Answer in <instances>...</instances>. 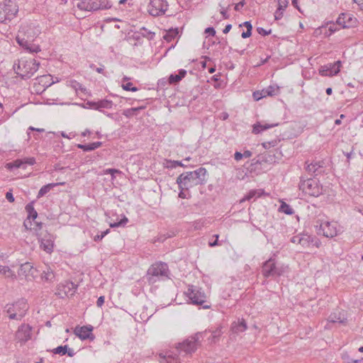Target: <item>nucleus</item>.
I'll return each mask as SVG.
<instances>
[{
  "label": "nucleus",
  "mask_w": 363,
  "mask_h": 363,
  "mask_svg": "<svg viewBox=\"0 0 363 363\" xmlns=\"http://www.w3.org/2000/svg\"><path fill=\"white\" fill-rule=\"evenodd\" d=\"M206 169L200 167L195 171L181 174L177 179V183L179 188L190 189L202 184L206 180Z\"/></svg>",
  "instance_id": "obj_1"
},
{
  "label": "nucleus",
  "mask_w": 363,
  "mask_h": 363,
  "mask_svg": "<svg viewBox=\"0 0 363 363\" xmlns=\"http://www.w3.org/2000/svg\"><path fill=\"white\" fill-rule=\"evenodd\" d=\"M39 62L35 59L21 58L17 63H14L13 69L16 73L22 79L30 78L39 68Z\"/></svg>",
  "instance_id": "obj_2"
},
{
  "label": "nucleus",
  "mask_w": 363,
  "mask_h": 363,
  "mask_svg": "<svg viewBox=\"0 0 363 363\" xmlns=\"http://www.w3.org/2000/svg\"><path fill=\"white\" fill-rule=\"evenodd\" d=\"M43 225L42 223L35 222L32 231L38 237L40 249L51 253L54 247V238L47 230H42Z\"/></svg>",
  "instance_id": "obj_3"
},
{
  "label": "nucleus",
  "mask_w": 363,
  "mask_h": 363,
  "mask_svg": "<svg viewBox=\"0 0 363 363\" xmlns=\"http://www.w3.org/2000/svg\"><path fill=\"white\" fill-rule=\"evenodd\" d=\"M18 12V6L15 0H4L0 4V23H9Z\"/></svg>",
  "instance_id": "obj_4"
},
{
  "label": "nucleus",
  "mask_w": 363,
  "mask_h": 363,
  "mask_svg": "<svg viewBox=\"0 0 363 363\" xmlns=\"http://www.w3.org/2000/svg\"><path fill=\"white\" fill-rule=\"evenodd\" d=\"M28 305L26 300L21 299L12 304L6 306V313L10 319L21 320L26 313Z\"/></svg>",
  "instance_id": "obj_5"
},
{
  "label": "nucleus",
  "mask_w": 363,
  "mask_h": 363,
  "mask_svg": "<svg viewBox=\"0 0 363 363\" xmlns=\"http://www.w3.org/2000/svg\"><path fill=\"white\" fill-rule=\"evenodd\" d=\"M203 333H196L194 335L184 340L182 342L177 344L176 348L185 352L186 354H192L201 344L200 339L202 337Z\"/></svg>",
  "instance_id": "obj_6"
},
{
  "label": "nucleus",
  "mask_w": 363,
  "mask_h": 363,
  "mask_svg": "<svg viewBox=\"0 0 363 363\" xmlns=\"http://www.w3.org/2000/svg\"><path fill=\"white\" fill-rule=\"evenodd\" d=\"M316 223L315 228L318 235H323L326 238H334L338 234L339 230L336 222L318 220Z\"/></svg>",
  "instance_id": "obj_7"
},
{
  "label": "nucleus",
  "mask_w": 363,
  "mask_h": 363,
  "mask_svg": "<svg viewBox=\"0 0 363 363\" xmlns=\"http://www.w3.org/2000/svg\"><path fill=\"white\" fill-rule=\"evenodd\" d=\"M77 7L84 11H96L111 7L107 0H83L77 4Z\"/></svg>",
  "instance_id": "obj_8"
},
{
  "label": "nucleus",
  "mask_w": 363,
  "mask_h": 363,
  "mask_svg": "<svg viewBox=\"0 0 363 363\" xmlns=\"http://www.w3.org/2000/svg\"><path fill=\"white\" fill-rule=\"evenodd\" d=\"M168 267L166 263L156 262L152 264L147 270V277L150 282H155L156 277H167Z\"/></svg>",
  "instance_id": "obj_9"
},
{
  "label": "nucleus",
  "mask_w": 363,
  "mask_h": 363,
  "mask_svg": "<svg viewBox=\"0 0 363 363\" xmlns=\"http://www.w3.org/2000/svg\"><path fill=\"white\" fill-rule=\"evenodd\" d=\"M299 189L305 194L312 196H318L322 194V187L319 186L317 182L313 179H301Z\"/></svg>",
  "instance_id": "obj_10"
},
{
  "label": "nucleus",
  "mask_w": 363,
  "mask_h": 363,
  "mask_svg": "<svg viewBox=\"0 0 363 363\" xmlns=\"http://www.w3.org/2000/svg\"><path fill=\"white\" fill-rule=\"evenodd\" d=\"M186 295L189 297L191 302L194 305L203 306L206 302V295L201 289H199L194 286H190L186 292Z\"/></svg>",
  "instance_id": "obj_11"
},
{
  "label": "nucleus",
  "mask_w": 363,
  "mask_h": 363,
  "mask_svg": "<svg viewBox=\"0 0 363 363\" xmlns=\"http://www.w3.org/2000/svg\"><path fill=\"white\" fill-rule=\"evenodd\" d=\"M262 272L264 277H274L281 275L283 270L276 266L274 259H269L263 264Z\"/></svg>",
  "instance_id": "obj_12"
},
{
  "label": "nucleus",
  "mask_w": 363,
  "mask_h": 363,
  "mask_svg": "<svg viewBox=\"0 0 363 363\" xmlns=\"http://www.w3.org/2000/svg\"><path fill=\"white\" fill-rule=\"evenodd\" d=\"M168 6V3L166 0H151L148 11L152 16H159L165 13Z\"/></svg>",
  "instance_id": "obj_13"
},
{
  "label": "nucleus",
  "mask_w": 363,
  "mask_h": 363,
  "mask_svg": "<svg viewBox=\"0 0 363 363\" xmlns=\"http://www.w3.org/2000/svg\"><path fill=\"white\" fill-rule=\"evenodd\" d=\"M341 62L340 60L334 63H328L321 66L319 69V74L321 76L333 77L337 74L340 70Z\"/></svg>",
  "instance_id": "obj_14"
},
{
  "label": "nucleus",
  "mask_w": 363,
  "mask_h": 363,
  "mask_svg": "<svg viewBox=\"0 0 363 363\" xmlns=\"http://www.w3.org/2000/svg\"><path fill=\"white\" fill-rule=\"evenodd\" d=\"M32 328L28 324H23L16 333V339L21 344L26 342L31 338Z\"/></svg>",
  "instance_id": "obj_15"
},
{
  "label": "nucleus",
  "mask_w": 363,
  "mask_h": 363,
  "mask_svg": "<svg viewBox=\"0 0 363 363\" xmlns=\"http://www.w3.org/2000/svg\"><path fill=\"white\" fill-rule=\"evenodd\" d=\"M26 210L28 213V217L23 222V226L26 230L31 231L33 230V224L32 223L31 219L34 220L38 217V213L33 207V202L28 203L26 206Z\"/></svg>",
  "instance_id": "obj_16"
},
{
  "label": "nucleus",
  "mask_w": 363,
  "mask_h": 363,
  "mask_svg": "<svg viewBox=\"0 0 363 363\" xmlns=\"http://www.w3.org/2000/svg\"><path fill=\"white\" fill-rule=\"evenodd\" d=\"M93 327L91 325L77 326L74 329V333L81 340H94V336L92 334Z\"/></svg>",
  "instance_id": "obj_17"
},
{
  "label": "nucleus",
  "mask_w": 363,
  "mask_h": 363,
  "mask_svg": "<svg viewBox=\"0 0 363 363\" xmlns=\"http://www.w3.org/2000/svg\"><path fill=\"white\" fill-rule=\"evenodd\" d=\"M306 164L305 169L311 175L317 176L323 172V162L322 161L312 162L310 164L306 162Z\"/></svg>",
  "instance_id": "obj_18"
},
{
  "label": "nucleus",
  "mask_w": 363,
  "mask_h": 363,
  "mask_svg": "<svg viewBox=\"0 0 363 363\" xmlns=\"http://www.w3.org/2000/svg\"><path fill=\"white\" fill-rule=\"evenodd\" d=\"M356 21V18H353L350 14L342 13L339 16L336 22L337 25L345 28L354 26Z\"/></svg>",
  "instance_id": "obj_19"
},
{
  "label": "nucleus",
  "mask_w": 363,
  "mask_h": 363,
  "mask_svg": "<svg viewBox=\"0 0 363 363\" xmlns=\"http://www.w3.org/2000/svg\"><path fill=\"white\" fill-rule=\"evenodd\" d=\"M35 272L30 262H26L21 265L18 274L20 277L23 276L26 279H30L34 277Z\"/></svg>",
  "instance_id": "obj_20"
},
{
  "label": "nucleus",
  "mask_w": 363,
  "mask_h": 363,
  "mask_svg": "<svg viewBox=\"0 0 363 363\" xmlns=\"http://www.w3.org/2000/svg\"><path fill=\"white\" fill-rule=\"evenodd\" d=\"M247 328V323L243 318L238 319L237 321L233 322L230 327L231 331L235 334L242 333L245 331Z\"/></svg>",
  "instance_id": "obj_21"
},
{
  "label": "nucleus",
  "mask_w": 363,
  "mask_h": 363,
  "mask_svg": "<svg viewBox=\"0 0 363 363\" xmlns=\"http://www.w3.org/2000/svg\"><path fill=\"white\" fill-rule=\"evenodd\" d=\"M300 245L303 248L309 247L311 245L318 247V242L313 237L307 234H302Z\"/></svg>",
  "instance_id": "obj_22"
},
{
  "label": "nucleus",
  "mask_w": 363,
  "mask_h": 363,
  "mask_svg": "<svg viewBox=\"0 0 363 363\" xmlns=\"http://www.w3.org/2000/svg\"><path fill=\"white\" fill-rule=\"evenodd\" d=\"M277 157H276L275 154L272 152H267L261 155V160H257L255 163L262 164V162L264 163H269L273 164L277 162Z\"/></svg>",
  "instance_id": "obj_23"
},
{
  "label": "nucleus",
  "mask_w": 363,
  "mask_h": 363,
  "mask_svg": "<svg viewBox=\"0 0 363 363\" xmlns=\"http://www.w3.org/2000/svg\"><path fill=\"white\" fill-rule=\"evenodd\" d=\"M278 125H279L278 123L262 124L259 122H257V123L254 124V125H253L252 133L254 134H258V133H261L262 131H264L270 128L277 126Z\"/></svg>",
  "instance_id": "obj_24"
},
{
  "label": "nucleus",
  "mask_w": 363,
  "mask_h": 363,
  "mask_svg": "<svg viewBox=\"0 0 363 363\" xmlns=\"http://www.w3.org/2000/svg\"><path fill=\"white\" fill-rule=\"evenodd\" d=\"M24 34L25 28H21V29L18 31V34L16 36V41L21 47L27 50L30 42L25 39Z\"/></svg>",
  "instance_id": "obj_25"
},
{
  "label": "nucleus",
  "mask_w": 363,
  "mask_h": 363,
  "mask_svg": "<svg viewBox=\"0 0 363 363\" xmlns=\"http://www.w3.org/2000/svg\"><path fill=\"white\" fill-rule=\"evenodd\" d=\"M35 80L38 81L39 84H42L44 88L48 87L54 83V82L52 81L50 74L41 75L38 77Z\"/></svg>",
  "instance_id": "obj_26"
},
{
  "label": "nucleus",
  "mask_w": 363,
  "mask_h": 363,
  "mask_svg": "<svg viewBox=\"0 0 363 363\" xmlns=\"http://www.w3.org/2000/svg\"><path fill=\"white\" fill-rule=\"evenodd\" d=\"M65 183H63V182L52 183V184H48L43 186V187H41V189L38 191V194L37 196L38 199L43 197L44 195H45L47 193H48L54 186H55L57 185H63Z\"/></svg>",
  "instance_id": "obj_27"
},
{
  "label": "nucleus",
  "mask_w": 363,
  "mask_h": 363,
  "mask_svg": "<svg viewBox=\"0 0 363 363\" xmlns=\"http://www.w3.org/2000/svg\"><path fill=\"white\" fill-rule=\"evenodd\" d=\"M112 104V101L104 99L97 103H92V107L96 110L100 111L101 108H111Z\"/></svg>",
  "instance_id": "obj_28"
},
{
  "label": "nucleus",
  "mask_w": 363,
  "mask_h": 363,
  "mask_svg": "<svg viewBox=\"0 0 363 363\" xmlns=\"http://www.w3.org/2000/svg\"><path fill=\"white\" fill-rule=\"evenodd\" d=\"M101 145H102L101 142H95V143H90L89 145L79 144V145H77V147L83 150L84 151L88 152V151L94 150L100 147L101 146Z\"/></svg>",
  "instance_id": "obj_29"
},
{
  "label": "nucleus",
  "mask_w": 363,
  "mask_h": 363,
  "mask_svg": "<svg viewBox=\"0 0 363 363\" xmlns=\"http://www.w3.org/2000/svg\"><path fill=\"white\" fill-rule=\"evenodd\" d=\"M77 286L73 282H67L66 284L62 286L63 291L66 296H72L75 293Z\"/></svg>",
  "instance_id": "obj_30"
},
{
  "label": "nucleus",
  "mask_w": 363,
  "mask_h": 363,
  "mask_svg": "<svg viewBox=\"0 0 363 363\" xmlns=\"http://www.w3.org/2000/svg\"><path fill=\"white\" fill-rule=\"evenodd\" d=\"M144 108V106L127 108L123 111V114L127 118H131L133 116H136L140 110Z\"/></svg>",
  "instance_id": "obj_31"
},
{
  "label": "nucleus",
  "mask_w": 363,
  "mask_h": 363,
  "mask_svg": "<svg viewBox=\"0 0 363 363\" xmlns=\"http://www.w3.org/2000/svg\"><path fill=\"white\" fill-rule=\"evenodd\" d=\"M329 322L335 323H345L346 318H344V315L341 316V313H338L337 314L336 313H332L329 316Z\"/></svg>",
  "instance_id": "obj_32"
},
{
  "label": "nucleus",
  "mask_w": 363,
  "mask_h": 363,
  "mask_svg": "<svg viewBox=\"0 0 363 363\" xmlns=\"http://www.w3.org/2000/svg\"><path fill=\"white\" fill-rule=\"evenodd\" d=\"M55 278V274L50 268H47L41 274V279L46 281H52Z\"/></svg>",
  "instance_id": "obj_33"
},
{
  "label": "nucleus",
  "mask_w": 363,
  "mask_h": 363,
  "mask_svg": "<svg viewBox=\"0 0 363 363\" xmlns=\"http://www.w3.org/2000/svg\"><path fill=\"white\" fill-rule=\"evenodd\" d=\"M0 274L6 275V277L9 278H16V274H14V272L7 266L0 265Z\"/></svg>",
  "instance_id": "obj_34"
},
{
  "label": "nucleus",
  "mask_w": 363,
  "mask_h": 363,
  "mask_svg": "<svg viewBox=\"0 0 363 363\" xmlns=\"http://www.w3.org/2000/svg\"><path fill=\"white\" fill-rule=\"evenodd\" d=\"M244 26L247 30L245 32H242V38H249L252 35V26L250 21H245L242 24H240V26Z\"/></svg>",
  "instance_id": "obj_35"
},
{
  "label": "nucleus",
  "mask_w": 363,
  "mask_h": 363,
  "mask_svg": "<svg viewBox=\"0 0 363 363\" xmlns=\"http://www.w3.org/2000/svg\"><path fill=\"white\" fill-rule=\"evenodd\" d=\"M279 210L280 212L284 213L287 215H292L294 213L293 208L285 202L281 203Z\"/></svg>",
  "instance_id": "obj_36"
},
{
  "label": "nucleus",
  "mask_w": 363,
  "mask_h": 363,
  "mask_svg": "<svg viewBox=\"0 0 363 363\" xmlns=\"http://www.w3.org/2000/svg\"><path fill=\"white\" fill-rule=\"evenodd\" d=\"M6 168L9 170H12L14 168H22V162L20 159L16 160L11 162L7 163Z\"/></svg>",
  "instance_id": "obj_37"
},
{
  "label": "nucleus",
  "mask_w": 363,
  "mask_h": 363,
  "mask_svg": "<svg viewBox=\"0 0 363 363\" xmlns=\"http://www.w3.org/2000/svg\"><path fill=\"white\" fill-rule=\"evenodd\" d=\"M222 333H223L221 331V328H220L213 330L212 332L211 337L209 338L211 342L216 343L218 340L219 337L221 336Z\"/></svg>",
  "instance_id": "obj_38"
},
{
  "label": "nucleus",
  "mask_w": 363,
  "mask_h": 363,
  "mask_svg": "<svg viewBox=\"0 0 363 363\" xmlns=\"http://www.w3.org/2000/svg\"><path fill=\"white\" fill-rule=\"evenodd\" d=\"M267 95L269 96H277L279 94V87L277 85H271L267 87Z\"/></svg>",
  "instance_id": "obj_39"
},
{
  "label": "nucleus",
  "mask_w": 363,
  "mask_h": 363,
  "mask_svg": "<svg viewBox=\"0 0 363 363\" xmlns=\"http://www.w3.org/2000/svg\"><path fill=\"white\" fill-rule=\"evenodd\" d=\"M178 35V30H170L168 33H167L164 35V39L167 40V42L172 41L173 39L175 38V37Z\"/></svg>",
  "instance_id": "obj_40"
},
{
  "label": "nucleus",
  "mask_w": 363,
  "mask_h": 363,
  "mask_svg": "<svg viewBox=\"0 0 363 363\" xmlns=\"http://www.w3.org/2000/svg\"><path fill=\"white\" fill-rule=\"evenodd\" d=\"M67 345L64 346H58L56 348L51 350V352L55 354L64 355L67 353Z\"/></svg>",
  "instance_id": "obj_41"
},
{
  "label": "nucleus",
  "mask_w": 363,
  "mask_h": 363,
  "mask_svg": "<svg viewBox=\"0 0 363 363\" xmlns=\"http://www.w3.org/2000/svg\"><path fill=\"white\" fill-rule=\"evenodd\" d=\"M140 34L149 40H152L155 36V33L148 31L145 28L143 27L140 29Z\"/></svg>",
  "instance_id": "obj_42"
},
{
  "label": "nucleus",
  "mask_w": 363,
  "mask_h": 363,
  "mask_svg": "<svg viewBox=\"0 0 363 363\" xmlns=\"http://www.w3.org/2000/svg\"><path fill=\"white\" fill-rule=\"evenodd\" d=\"M22 162V168L25 169V165H33L35 164V159L34 157H24L20 159Z\"/></svg>",
  "instance_id": "obj_43"
},
{
  "label": "nucleus",
  "mask_w": 363,
  "mask_h": 363,
  "mask_svg": "<svg viewBox=\"0 0 363 363\" xmlns=\"http://www.w3.org/2000/svg\"><path fill=\"white\" fill-rule=\"evenodd\" d=\"M166 167L167 168H175L177 166L183 167L184 164L180 161H176V160H167L166 162Z\"/></svg>",
  "instance_id": "obj_44"
},
{
  "label": "nucleus",
  "mask_w": 363,
  "mask_h": 363,
  "mask_svg": "<svg viewBox=\"0 0 363 363\" xmlns=\"http://www.w3.org/2000/svg\"><path fill=\"white\" fill-rule=\"evenodd\" d=\"M257 194V197L260 196V194L258 193L256 190H252L250 191L247 195H246L241 201L240 202H243L244 201H250L253 197L256 196Z\"/></svg>",
  "instance_id": "obj_45"
},
{
  "label": "nucleus",
  "mask_w": 363,
  "mask_h": 363,
  "mask_svg": "<svg viewBox=\"0 0 363 363\" xmlns=\"http://www.w3.org/2000/svg\"><path fill=\"white\" fill-rule=\"evenodd\" d=\"M105 174H110L111 175V179L113 180L115 179V174H121L122 172L119 169H106L104 171Z\"/></svg>",
  "instance_id": "obj_46"
},
{
  "label": "nucleus",
  "mask_w": 363,
  "mask_h": 363,
  "mask_svg": "<svg viewBox=\"0 0 363 363\" xmlns=\"http://www.w3.org/2000/svg\"><path fill=\"white\" fill-rule=\"evenodd\" d=\"M277 143L278 142L277 140H273L272 141L264 142L262 143V145L264 149H268L272 147H275Z\"/></svg>",
  "instance_id": "obj_47"
},
{
  "label": "nucleus",
  "mask_w": 363,
  "mask_h": 363,
  "mask_svg": "<svg viewBox=\"0 0 363 363\" xmlns=\"http://www.w3.org/2000/svg\"><path fill=\"white\" fill-rule=\"evenodd\" d=\"M27 50L30 52H38L40 51V48L39 45L30 43Z\"/></svg>",
  "instance_id": "obj_48"
},
{
  "label": "nucleus",
  "mask_w": 363,
  "mask_h": 363,
  "mask_svg": "<svg viewBox=\"0 0 363 363\" xmlns=\"http://www.w3.org/2000/svg\"><path fill=\"white\" fill-rule=\"evenodd\" d=\"M72 87H73L76 91H77V90H80V91H82V92H84V91H86V89H85V88H84V87L82 86V85L80 83H79V82H76V81L72 82Z\"/></svg>",
  "instance_id": "obj_49"
},
{
  "label": "nucleus",
  "mask_w": 363,
  "mask_h": 363,
  "mask_svg": "<svg viewBox=\"0 0 363 363\" xmlns=\"http://www.w3.org/2000/svg\"><path fill=\"white\" fill-rule=\"evenodd\" d=\"M122 87L124 90H126V91H135L138 90V88L133 86V84L131 82H128L125 84H123L122 85Z\"/></svg>",
  "instance_id": "obj_50"
},
{
  "label": "nucleus",
  "mask_w": 363,
  "mask_h": 363,
  "mask_svg": "<svg viewBox=\"0 0 363 363\" xmlns=\"http://www.w3.org/2000/svg\"><path fill=\"white\" fill-rule=\"evenodd\" d=\"M181 80V77L177 74H171L169 77V82L170 84H175Z\"/></svg>",
  "instance_id": "obj_51"
},
{
  "label": "nucleus",
  "mask_w": 363,
  "mask_h": 363,
  "mask_svg": "<svg viewBox=\"0 0 363 363\" xmlns=\"http://www.w3.org/2000/svg\"><path fill=\"white\" fill-rule=\"evenodd\" d=\"M288 0H278V9L279 10H284L288 6Z\"/></svg>",
  "instance_id": "obj_52"
},
{
  "label": "nucleus",
  "mask_w": 363,
  "mask_h": 363,
  "mask_svg": "<svg viewBox=\"0 0 363 363\" xmlns=\"http://www.w3.org/2000/svg\"><path fill=\"white\" fill-rule=\"evenodd\" d=\"M109 232H110V230L107 229L106 230L102 232V233L101 235H96V236H94V240L97 242V241L102 240L104 236H106L108 233H109Z\"/></svg>",
  "instance_id": "obj_53"
},
{
  "label": "nucleus",
  "mask_w": 363,
  "mask_h": 363,
  "mask_svg": "<svg viewBox=\"0 0 363 363\" xmlns=\"http://www.w3.org/2000/svg\"><path fill=\"white\" fill-rule=\"evenodd\" d=\"M179 189H180V192L179 194V196L182 199H186L189 196L188 190L189 189H182V188H179Z\"/></svg>",
  "instance_id": "obj_54"
},
{
  "label": "nucleus",
  "mask_w": 363,
  "mask_h": 363,
  "mask_svg": "<svg viewBox=\"0 0 363 363\" xmlns=\"http://www.w3.org/2000/svg\"><path fill=\"white\" fill-rule=\"evenodd\" d=\"M302 236V234H298V235H294L291 238V242L294 243V244H296V245H299L301 244V238Z\"/></svg>",
  "instance_id": "obj_55"
},
{
  "label": "nucleus",
  "mask_w": 363,
  "mask_h": 363,
  "mask_svg": "<svg viewBox=\"0 0 363 363\" xmlns=\"http://www.w3.org/2000/svg\"><path fill=\"white\" fill-rule=\"evenodd\" d=\"M257 31L259 34H260L262 35H267L271 33L272 30L270 29L269 30H266L264 28H263L262 27H258V28H257Z\"/></svg>",
  "instance_id": "obj_56"
},
{
  "label": "nucleus",
  "mask_w": 363,
  "mask_h": 363,
  "mask_svg": "<svg viewBox=\"0 0 363 363\" xmlns=\"http://www.w3.org/2000/svg\"><path fill=\"white\" fill-rule=\"evenodd\" d=\"M284 10H279V9L277 8V11L274 13V17L276 20H279L283 16Z\"/></svg>",
  "instance_id": "obj_57"
},
{
  "label": "nucleus",
  "mask_w": 363,
  "mask_h": 363,
  "mask_svg": "<svg viewBox=\"0 0 363 363\" xmlns=\"http://www.w3.org/2000/svg\"><path fill=\"white\" fill-rule=\"evenodd\" d=\"M253 98L255 101H259L263 98V95L260 91H256L253 93Z\"/></svg>",
  "instance_id": "obj_58"
},
{
  "label": "nucleus",
  "mask_w": 363,
  "mask_h": 363,
  "mask_svg": "<svg viewBox=\"0 0 363 363\" xmlns=\"http://www.w3.org/2000/svg\"><path fill=\"white\" fill-rule=\"evenodd\" d=\"M230 7V5L226 9H224L222 7V9L220 11V13L222 14L224 19H228L229 18V15L227 13V10Z\"/></svg>",
  "instance_id": "obj_59"
},
{
  "label": "nucleus",
  "mask_w": 363,
  "mask_h": 363,
  "mask_svg": "<svg viewBox=\"0 0 363 363\" xmlns=\"http://www.w3.org/2000/svg\"><path fill=\"white\" fill-rule=\"evenodd\" d=\"M6 199L11 203H13L14 201V197L13 194L11 191H8L6 194Z\"/></svg>",
  "instance_id": "obj_60"
},
{
  "label": "nucleus",
  "mask_w": 363,
  "mask_h": 363,
  "mask_svg": "<svg viewBox=\"0 0 363 363\" xmlns=\"http://www.w3.org/2000/svg\"><path fill=\"white\" fill-rule=\"evenodd\" d=\"M205 33H208L212 36H214L216 35V30L213 27H208L206 28Z\"/></svg>",
  "instance_id": "obj_61"
},
{
  "label": "nucleus",
  "mask_w": 363,
  "mask_h": 363,
  "mask_svg": "<svg viewBox=\"0 0 363 363\" xmlns=\"http://www.w3.org/2000/svg\"><path fill=\"white\" fill-rule=\"evenodd\" d=\"M243 158V155H242V153L240 152H235V154H234V159L236 160V161H240Z\"/></svg>",
  "instance_id": "obj_62"
},
{
  "label": "nucleus",
  "mask_w": 363,
  "mask_h": 363,
  "mask_svg": "<svg viewBox=\"0 0 363 363\" xmlns=\"http://www.w3.org/2000/svg\"><path fill=\"white\" fill-rule=\"evenodd\" d=\"M104 296H100L97 299V301H96V305L98 307H101L102 305L104 304Z\"/></svg>",
  "instance_id": "obj_63"
},
{
  "label": "nucleus",
  "mask_w": 363,
  "mask_h": 363,
  "mask_svg": "<svg viewBox=\"0 0 363 363\" xmlns=\"http://www.w3.org/2000/svg\"><path fill=\"white\" fill-rule=\"evenodd\" d=\"M244 5H245V1H240L239 3L235 4V11H240L241 9V8L243 7Z\"/></svg>",
  "instance_id": "obj_64"
}]
</instances>
